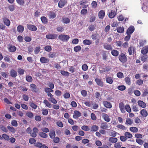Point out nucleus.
Returning a JSON list of instances; mask_svg holds the SVG:
<instances>
[{
  "instance_id": "6e6552de",
  "label": "nucleus",
  "mask_w": 148,
  "mask_h": 148,
  "mask_svg": "<svg viewBox=\"0 0 148 148\" xmlns=\"http://www.w3.org/2000/svg\"><path fill=\"white\" fill-rule=\"evenodd\" d=\"M95 81L97 84L101 87H102L103 86V82L100 79L96 78L95 79Z\"/></svg>"
},
{
  "instance_id": "5fc2aeb1",
  "label": "nucleus",
  "mask_w": 148,
  "mask_h": 148,
  "mask_svg": "<svg viewBox=\"0 0 148 148\" xmlns=\"http://www.w3.org/2000/svg\"><path fill=\"white\" fill-rule=\"evenodd\" d=\"M97 3L96 1H93L91 3V6L92 8H96L97 6Z\"/></svg>"
},
{
  "instance_id": "49530a36",
  "label": "nucleus",
  "mask_w": 148,
  "mask_h": 148,
  "mask_svg": "<svg viewBox=\"0 0 148 148\" xmlns=\"http://www.w3.org/2000/svg\"><path fill=\"white\" fill-rule=\"evenodd\" d=\"M148 57L147 55H144L141 57V60L143 62H145L147 60V58Z\"/></svg>"
},
{
  "instance_id": "ea45409f",
  "label": "nucleus",
  "mask_w": 148,
  "mask_h": 148,
  "mask_svg": "<svg viewBox=\"0 0 148 148\" xmlns=\"http://www.w3.org/2000/svg\"><path fill=\"white\" fill-rule=\"evenodd\" d=\"M17 71L18 74L20 75H23L25 71L24 70L21 68H18Z\"/></svg>"
},
{
  "instance_id": "39448f33",
  "label": "nucleus",
  "mask_w": 148,
  "mask_h": 148,
  "mask_svg": "<svg viewBox=\"0 0 148 148\" xmlns=\"http://www.w3.org/2000/svg\"><path fill=\"white\" fill-rule=\"evenodd\" d=\"M38 130L37 128L36 127L34 128L32 132H31V133H30L31 136L34 138L36 137L37 136L36 133H38Z\"/></svg>"
},
{
  "instance_id": "4468645a",
  "label": "nucleus",
  "mask_w": 148,
  "mask_h": 148,
  "mask_svg": "<svg viewBox=\"0 0 148 148\" xmlns=\"http://www.w3.org/2000/svg\"><path fill=\"white\" fill-rule=\"evenodd\" d=\"M40 61L42 63H47L49 62V60L46 57H42L40 58Z\"/></svg>"
},
{
  "instance_id": "a18cd8bd",
  "label": "nucleus",
  "mask_w": 148,
  "mask_h": 148,
  "mask_svg": "<svg viewBox=\"0 0 148 148\" xmlns=\"http://www.w3.org/2000/svg\"><path fill=\"white\" fill-rule=\"evenodd\" d=\"M56 53L54 52H50L48 54V56L50 58H53L56 57Z\"/></svg>"
},
{
  "instance_id": "8fccbe9b",
  "label": "nucleus",
  "mask_w": 148,
  "mask_h": 148,
  "mask_svg": "<svg viewBox=\"0 0 148 148\" xmlns=\"http://www.w3.org/2000/svg\"><path fill=\"white\" fill-rule=\"evenodd\" d=\"M139 106L142 108H145L146 106L145 102H138Z\"/></svg>"
},
{
  "instance_id": "f3484780",
  "label": "nucleus",
  "mask_w": 148,
  "mask_h": 148,
  "mask_svg": "<svg viewBox=\"0 0 148 148\" xmlns=\"http://www.w3.org/2000/svg\"><path fill=\"white\" fill-rule=\"evenodd\" d=\"M122 145V143L121 142L116 143L114 145L115 148H126L125 147H121Z\"/></svg>"
},
{
  "instance_id": "ddd939ff",
  "label": "nucleus",
  "mask_w": 148,
  "mask_h": 148,
  "mask_svg": "<svg viewBox=\"0 0 148 148\" xmlns=\"http://www.w3.org/2000/svg\"><path fill=\"white\" fill-rule=\"evenodd\" d=\"M3 20L4 24L5 25L7 26H10V22L8 19L5 17L3 18Z\"/></svg>"
},
{
  "instance_id": "864d4df0",
  "label": "nucleus",
  "mask_w": 148,
  "mask_h": 148,
  "mask_svg": "<svg viewBox=\"0 0 148 148\" xmlns=\"http://www.w3.org/2000/svg\"><path fill=\"white\" fill-rule=\"evenodd\" d=\"M118 128H119L123 130H126V127L123 125L119 124L116 126Z\"/></svg>"
},
{
  "instance_id": "f257e3e1",
  "label": "nucleus",
  "mask_w": 148,
  "mask_h": 148,
  "mask_svg": "<svg viewBox=\"0 0 148 148\" xmlns=\"http://www.w3.org/2000/svg\"><path fill=\"white\" fill-rule=\"evenodd\" d=\"M119 59L120 62L122 63H124L127 61V57L125 54L123 53L120 54L119 56Z\"/></svg>"
},
{
  "instance_id": "c03bdc74",
  "label": "nucleus",
  "mask_w": 148,
  "mask_h": 148,
  "mask_svg": "<svg viewBox=\"0 0 148 148\" xmlns=\"http://www.w3.org/2000/svg\"><path fill=\"white\" fill-rule=\"evenodd\" d=\"M103 103L105 106L106 108H111L112 107L110 102H103Z\"/></svg>"
},
{
  "instance_id": "0eeeda50",
  "label": "nucleus",
  "mask_w": 148,
  "mask_h": 148,
  "mask_svg": "<svg viewBox=\"0 0 148 148\" xmlns=\"http://www.w3.org/2000/svg\"><path fill=\"white\" fill-rule=\"evenodd\" d=\"M134 27L133 26H131L127 29L126 33L127 35H130L132 34L134 31Z\"/></svg>"
},
{
  "instance_id": "2eb2a0df",
  "label": "nucleus",
  "mask_w": 148,
  "mask_h": 148,
  "mask_svg": "<svg viewBox=\"0 0 148 148\" xmlns=\"http://www.w3.org/2000/svg\"><path fill=\"white\" fill-rule=\"evenodd\" d=\"M119 108L123 113H124L125 112V110L124 105L123 102H120L119 104Z\"/></svg>"
},
{
  "instance_id": "f03ea898",
  "label": "nucleus",
  "mask_w": 148,
  "mask_h": 148,
  "mask_svg": "<svg viewBox=\"0 0 148 148\" xmlns=\"http://www.w3.org/2000/svg\"><path fill=\"white\" fill-rule=\"evenodd\" d=\"M70 37L68 35L64 34H60L58 36V39L60 40L65 42L68 40Z\"/></svg>"
},
{
  "instance_id": "a211bd4d",
  "label": "nucleus",
  "mask_w": 148,
  "mask_h": 148,
  "mask_svg": "<svg viewBox=\"0 0 148 148\" xmlns=\"http://www.w3.org/2000/svg\"><path fill=\"white\" fill-rule=\"evenodd\" d=\"M103 47L105 49L108 50H110L112 49V46L107 43H105L103 45Z\"/></svg>"
},
{
  "instance_id": "dca6fc26",
  "label": "nucleus",
  "mask_w": 148,
  "mask_h": 148,
  "mask_svg": "<svg viewBox=\"0 0 148 148\" xmlns=\"http://www.w3.org/2000/svg\"><path fill=\"white\" fill-rule=\"evenodd\" d=\"M62 22L64 24H68L70 23V19L67 17L62 18Z\"/></svg>"
},
{
  "instance_id": "4d7b16f0",
  "label": "nucleus",
  "mask_w": 148,
  "mask_h": 148,
  "mask_svg": "<svg viewBox=\"0 0 148 148\" xmlns=\"http://www.w3.org/2000/svg\"><path fill=\"white\" fill-rule=\"evenodd\" d=\"M136 142L139 144L142 145L144 143V141L141 139L137 138L136 139Z\"/></svg>"
},
{
  "instance_id": "4c0bfd02",
  "label": "nucleus",
  "mask_w": 148,
  "mask_h": 148,
  "mask_svg": "<svg viewBox=\"0 0 148 148\" xmlns=\"http://www.w3.org/2000/svg\"><path fill=\"white\" fill-rule=\"evenodd\" d=\"M26 115L29 118L32 119L34 116V114L33 113L31 112H27L26 114Z\"/></svg>"
},
{
  "instance_id": "2f4dec72",
  "label": "nucleus",
  "mask_w": 148,
  "mask_h": 148,
  "mask_svg": "<svg viewBox=\"0 0 148 148\" xmlns=\"http://www.w3.org/2000/svg\"><path fill=\"white\" fill-rule=\"evenodd\" d=\"M125 81L126 84L128 85H130L131 84V82L130 77H127L125 78Z\"/></svg>"
},
{
  "instance_id": "393cba45",
  "label": "nucleus",
  "mask_w": 148,
  "mask_h": 148,
  "mask_svg": "<svg viewBox=\"0 0 148 148\" xmlns=\"http://www.w3.org/2000/svg\"><path fill=\"white\" fill-rule=\"evenodd\" d=\"M124 136L127 139L128 138H131L132 137V135L130 132H125L124 133Z\"/></svg>"
},
{
  "instance_id": "052dcab7",
  "label": "nucleus",
  "mask_w": 148,
  "mask_h": 148,
  "mask_svg": "<svg viewBox=\"0 0 148 148\" xmlns=\"http://www.w3.org/2000/svg\"><path fill=\"white\" fill-rule=\"evenodd\" d=\"M60 73L62 75H66L68 76L69 75V72L64 71H61Z\"/></svg>"
},
{
  "instance_id": "774afa93",
  "label": "nucleus",
  "mask_w": 148,
  "mask_h": 148,
  "mask_svg": "<svg viewBox=\"0 0 148 148\" xmlns=\"http://www.w3.org/2000/svg\"><path fill=\"white\" fill-rule=\"evenodd\" d=\"M88 11L86 9H83L81 11V14L82 15H85L87 13Z\"/></svg>"
},
{
  "instance_id": "680f3d73",
  "label": "nucleus",
  "mask_w": 148,
  "mask_h": 148,
  "mask_svg": "<svg viewBox=\"0 0 148 148\" xmlns=\"http://www.w3.org/2000/svg\"><path fill=\"white\" fill-rule=\"evenodd\" d=\"M125 109L126 111L130 113L131 112V110L129 105H126L125 106Z\"/></svg>"
},
{
  "instance_id": "20e7f679",
  "label": "nucleus",
  "mask_w": 148,
  "mask_h": 148,
  "mask_svg": "<svg viewBox=\"0 0 148 148\" xmlns=\"http://www.w3.org/2000/svg\"><path fill=\"white\" fill-rule=\"evenodd\" d=\"M58 35L55 34H49L47 35L46 38L48 39H54L57 38Z\"/></svg>"
},
{
  "instance_id": "c9c22d12",
  "label": "nucleus",
  "mask_w": 148,
  "mask_h": 148,
  "mask_svg": "<svg viewBox=\"0 0 148 148\" xmlns=\"http://www.w3.org/2000/svg\"><path fill=\"white\" fill-rule=\"evenodd\" d=\"M16 47L14 46L11 45L9 48V51L10 52H14L16 50Z\"/></svg>"
},
{
  "instance_id": "b1692460",
  "label": "nucleus",
  "mask_w": 148,
  "mask_h": 148,
  "mask_svg": "<svg viewBox=\"0 0 148 148\" xmlns=\"http://www.w3.org/2000/svg\"><path fill=\"white\" fill-rule=\"evenodd\" d=\"M106 82L110 84H111L113 82V80L112 77H107L106 78Z\"/></svg>"
},
{
  "instance_id": "e2e57ef3",
  "label": "nucleus",
  "mask_w": 148,
  "mask_h": 148,
  "mask_svg": "<svg viewBox=\"0 0 148 148\" xmlns=\"http://www.w3.org/2000/svg\"><path fill=\"white\" fill-rule=\"evenodd\" d=\"M98 129V127L96 125H93L91 127V131L95 132Z\"/></svg>"
},
{
  "instance_id": "3c124183",
  "label": "nucleus",
  "mask_w": 148,
  "mask_h": 148,
  "mask_svg": "<svg viewBox=\"0 0 148 148\" xmlns=\"http://www.w3.org/2000/svg\"><path fill=\"white\" fill-rule=\"evenodd\" d=\"M116 75L119 78H122L124 77L123 73L122 72H118L117 73Z\"/></svg>"
},
{
  "instance_id": "5701e85b",
  "label": "nucleus",
  "mask_w": 148,
  "mask_h": 148,
  "mask_svg": "<svg viewBox=\"0 0 148 148\" xmlns=\"http://www.w3.org/2000/svg\"><path fill=\"white\" fill-rule=\"evenodd\" d=\"M116 14V13L113 10L111 11V12L109 13L108 16L110 18H112L114 17Z\"/></svg>"
},
{
  "instance_id": "cd10ccee",
  "label": "nucleus",
  "mask_w": 148,
  "mask_h": 148,
  "mask_svg": "<svg viewBox=\"0 0 148 148\" xmlns=\"http://www.w3.org/2000/svg\"><path fill=\"white\" fill-rule=\"evenodd\" d=\"M17 30L18 32L22 33L24 30V27L21 25H19L17 27Z\"/></svg>"
},
{
  "instance_id": "6ab92c4d",
  "label": "nucleus",
  "mask_w": 148,
  "mask_h": 148,
  "mask_svg": "<svg viewBox=\"0 0 148 148\" xmlns=\"http://www.w3.org/2000/svg\"><path fill=\"white\" fill-rule=\"evenodd\" d=\"M140 113L143 117H146L148 115L147 112L145 109L141 110L140 112Z\"/></svg>"
},
{
  "instance_id": "7ed1b4c3",
  "label": "nucleus",
  "mask_w": 148,
  "mask_h": 148,
  "mask_svg": "<svg viewBox=\"0 0 148 148\" xmlns=\"http://www.w3.org/2000/svg\"><path fill=\"white\" fill-rule=\"evenodd\" d=\"M67 0H60L58 3V7L59 8H62L67 4Z\"/></svg>"
},
{
  "instance_id": "7c9ffc66",
  "label": "nucleus",
  "mask_w": 148,
  "mask_h": 148,
  "mask_svg": "<svg viewBox=\"0 0 148 148\" xmlns=\"http://www.w3.org/2000/svg\"><path fill=\"white\" fill-rule=\"evenodd\" d=\"M101 128L103 129H106L108 128V124L107 123H104L101 124Z\"/></svg>"
},
{
  "instance_id": "603ef678",
  "label": "nucleus",
  "mask_w": 148,
  "mask_h": 148,
  "mask_svg": "<svg viewBox=\"0 0 148 148\" xmlns=\"http://www.w3.org/2000/svg\"><path fill=\"white\" fill-rule=\"evenodd\" d=\"M8 129L11 132L14 133L15 131L14 128L12 127H10L9 126H7Z\"/></svg>"
},
{
  "instance_id": "4be33fe9",
  "label": "nucleus",
  "mask_w": 148,
  "mask_h": 148,
  "mask_svg": "<svg viewBox=\"0 0 148 148\" xmlns=\"http://www.w3.org/2000/svg\"><path fill=\"white\" fill-rule=\"evenodd\" d=\"M133 123V120L130 118H127L126 119L125 124L127 125H131Z\"/></svg>"
},
{
  "instance_id": "37998d69",
  "label": "nucleus",
  "mask_w": 148,
  "mask_h": 148,
  "mask_svg": "<svg viewBox=\"0 0 148 148\" xmlns=\"http://www.w3.org/2000/svg\"><path fill=\"white\" fill-rule=\"evenodd\" d=\"M82 130L85 131H88L90 130V128L87 125H83L81 127Z\"/></svg>"
},
{
  "instance_id": "f8f14e48",
  "label": "nucleus",
  "mask_w": 148,
  "mask_h": 148,
  "mask_svg": "<svg viewBox=\"0 0 148 148\" xmlns=\"http://www.w3.org/2000/svg\"><path fill=\"white\" fill-rule=\"evenodd\" d=\"M102 116L105 121L108 122L110 121V119L107 114L105 113H103L102 114Z\"/></svg>"
},
{
  "instance_id": "0e129e2a",
  "label": "nucleus",
  "mask_w": 148,
  "mask_h": 148,
  "mask_svg": "<svg viewBox=\"0 0 148 148\" xmlns=\"http://www.w3.org/2000/svg\"><path fill=\"white\" fill-rule=\"evenodd\" d=\"M11 124L12 126L15 127H16L18 125L17 121L16 120H12Z\"/></svg>"
},
{
  "instance_id": "aec40b11",
  "label": "nucleus",
  "mask_w": 148,
  "mask_h": 148,
  "mask_svg": "<svg viewBox=\"0 0 148 148\" xmlns=\"http://www.w3.org/2000/svg\"><path fill=\"white\" fill-rule=\"evenodd\" d=\"M30 88L32 90L35 92H36L37 91V87L34 84H31L30 85Z\"/></svg>"
},
{
  "instance_id": "a19ab883",
  "label": "nucleus",
  "mask_w": 148,
  "mask_h": 148,
  "mask_svg": "<svg viewBox=\"0 0 148 148\" xmlns=\"http://www.w3.org/2000/svg\"><path fill=\"white\" fill-rule=\"evenodd\" d=\"M81 46L79 45H78L74 47V50L75 52H77L81 50Z\"/></svg>"
},
{
  "instance_id": "473e14b6",
  "label": "nucleus",
  "mask_w": 148,
  "mask_h": 148,
  "mask_svg": "<svg viewBox=\"0 0 148 148\" xmlns=\"http://www.w3.org/2000/svg\"><path fill=\"white\" fill-rule=\"evenodd\" d=\"M118 32L120 33H123L124 31V28L123 27H118L116 28Z\"/></svg>"
},
{
  "instance_id": "9b49d317",
  "label": "nucleus",
  "mask_w": 148,
  "mask_h": 148,
  "mask_svg": "<svg viewBox=\"0 0 148 148\" xmlns=\"http://www.w3.org/2000/svg\"><path fill=\"white\" fill-rule=\"evenodd\" d=\"M10 76L12 77H16L17 76V73L16 71L14 69H12L10 71Z\"/></svg>"
},
{
  "instance_id": "13d9d810",
  "label": "nucleus",
  "mask_w": 148,
  "mask_h": 148,
  "mask_svg": "<svg viewBox=\"0 0 148 148\" xmlns=\"http://www.w3.org/2000/svg\"><path fill=\"white\" fill-rule=\"evenodd\" d=\"M117 88L119 90L123 91L125 90L126 87L124 85H121L118 86L117 87Z\"/></svg>"
},
{
  "instance_id": "c756f323",
  "label": "nucleus",
  "mask_w": 148,
  "mask_h": 148,
  "mask_svg": "<svg viewBox=\"0 0 148 148\" xmlns=\"http://www.w3.org/2000/svg\"><path fill=\"white\" fill-rule=\"evenodd\" d=\"M135 48L134 47H130L128 49L129 54V55H131L134 51Z\"/></svg>"
},
{
  "instance_id": "09e8293b",
  "label": "nucleus",
  "mask_w": 148,
  "mask_h": 148,
  "mask_svg": "<svg viewBox=\"0 0 148 148\" xmlns=\"http://www.w3.org/2000/svg\"><path fill=\"white\" fill-rule=\"evenodd\" d=\"M2 139L3 138L4 140H8L10 139L9 137L6 134H4L2 135Z\"/></svg>"
},
{
  "instance_id": "c85d7f7f",
  "label": "nucleus",
  "mask_w": 148,
  "mask_h": 148,
  "mask_svg": "<svg viewBox=\"0 0 148 148\" xmlns=\"http://www.w3.org/2000/svg\"><path fill=\"white\" fill-rule=\"evenodd\" d=\"M50 137L51 138H53L56 136L55 132L54 130H52L50 131L49 134Z\"/></svg>"
},
{
  "instance_id": "58836bf2",
  "label": "nucleus",
  "mask_w": 148,
  "mask_h": 148,
  "mask_svg": "<svg viewBox=\"0 0 148 148\" xmlns=\"http://www.w3.org/2000/svg\"><path fill=\"white\" fill-rule=\"evenodd\" d=\"M42 22L44 24L47 23L48 22L47 18L45 16H42L40 18Z\"/></svg>"
},
{
  "instance_id": "de8ad7c7",
  "label": "nucleus",
  "mask_w": 148,
  "mask_h": 148,
  "mask_svg": "<svg viewBox=\"0 0 148 148\" xmlns=\"http://www.w3.org/2000/svg\"><path fill=\"white\" fill-rule=\"evenodd\" d=\"M40 47H37L34 49V53L35 54H37L40 51Z\"/></svg>"
},
{
  "instance_id": "a878e982",
  "label": "nucleus",
  "mask_w": 148,
  "mask_h": 148,
  "mask_svg": "<svg viewBox=\"0 0 148 148\" xmlns=\"http://www.w3.org/2000/svg\"><path fill=\"white\" fill-rule=\"evenodd\" d=\"M117 140L118 139L116 138L110 137L109 139V141L112 143H116Z\"/></svg>"
},
{
  "instance_id": "f704fd0d",
  "label": "nucleus",
  "mask_w": 148,
  "mask_h": 148,
  "mask_svg": "<svg viewBox=\"0 0 148 148\" xmlns=\"http://www.w3.org/2000/svg\"><path fill=\"white\" fill-rule=\"evenodd\" d=\"M130 130L131 131L134 133H136L138 131V128L136 127H130Z\"/></svg>"
},
{
  "instance_id": "69168bd1",
  "label": "nucleus",
  "mask_w": 148,
  "mask_h": 148,
  "mask_svg": "<svg viewBox=\"0 0 148 148\" xmlns=\"http://www.w3.org/2000/svg\"><path fill=\"white\" fill-rule=\"evenodd\" d=\"M82 69L83 71H86L88 69V66L87 64H84L82 65Z\"/></svg>"
},
{
  "instance_id": "338daca9",
  "label": "nucleus",
  "mask_w": 148,
  "mask_h": 148,
  "mask_svg": "<svg viewBox=\"0 0 148 148\" xmlns=\"http://www.w3.org/2000/svg\"><path fill=\"white\" fill-rule=\"evenodd\" d=\"M36 141L34 138H30L29 139V143L31 144H34L36 143Z\"/></svg>"
},
{
  "instance_id": "412c9836",
  "label": "nucleus",
  "mask_w": 148,
  "mask_h": 148,
  "mask_svg": "<svg viewBox=\"0 0 148 148\" xmlns=\"http://www.w3.org/2000/svg\"><path fill=\"white\" fill-rule=\"evenodd\" d=\"M49 17L50 19H53L56 17V14L54 12H49Z\"/></svg>"
},
{
  "instance_id": "bb28decb",
  "label": "nucleus",
  "mask_w": 148,
  "mask_h": 148,
  "mask_svg": "<svg viewBox=\"0 0 148 148\" xmlns=\"http://www.w3.org/2000/svg\"><path fill=\"white\" fill-rule=\"evenodd\" d=\"M83 43L85 45H89L92 43V41L90 40L85 39L83 40Z\"/></svg>"
},
{
  "instance_id": "79ce46f5",
  "label": "nucleus",
  "mask_w": 148,
  "mask_h": 148,
  "mask_svg": "<svg viewBox=\"0 0 148 148\" xmlns=\"http://www.w3.org/2000/svg\"><path fill=\"white\" fill-rule=\"evenodd\" d=\"M26 80L28 82H31L33 80L32 77L29 75H27L26 77Z\"/></svg>"
},
{
  "instance_id": "6e6d98bb",
  "label": "nucleus",
  "mask_w": 148,
  "mask_h": 148,
  "mask_svg": "<svg viewBox=\"0 0 148 148\" xmlns=\"http://www.w3.org/2000/svg\"><path fill=\"white\" fill-rule=\"evenodd\" d=\"M45 49L48 52L50 51L52 49L51 47L50 46H47L45 47Z\"/></svg>"
},
{
  "instance_id": "9d476101",
  "label": "nucleus",
  "mask_w": 148,
  "mask_h": 148,
  "mask_svg": "<svg viewBox=\"0 0 148 148\" xmlns=\"http://www.w3.org/2000/svg\"><path fill=\"white\" fill-rule=\"evenodd\" d=\"M105 15V12L104 10H100L98 13V16L101 19H102L104 17Z\"/></svg>"
},
{
  "instance_id": "1a4fd4ad",
  "label": "nucleus",
  "mask_w": 148,
  "mask_h": 148,
  "mask_svg": "<svg viewBox=\"0 0 148 148\" xmlns=\"http://www.w3.org/2000/svg\"><path fill=\"white\" fill-rule=\"evenodd\" d=\"M141 53L145 55L148 53V46H146L143 47L141 51Z\"/></svg>"
},
{
  "instance_id": "e433bc0d",
  "label": "nucleus",
  "mask_w": 148,
  "mask_h": 148,
  "mask_svg": "<svg viewBox=\"0 0 148 148\" xmlns=\"http://www.w3.org/2000/svg\"><path fill=\"white\" fill-rule=\"evenodd\" d=\"M111 54L114 56H116L119 55V52L115 50H112L111 51Z\"/></svg>"
},
{
  "instance_id": "72a5a7b5",
  "label": "nucleus",
  "mask_w": 148,
  "mask_h": 148,
  "mask_svg": "<svg viewBox=\"0 0 148 148\" xmlns=\"http://www.w3.org/2000/svg\"><path fill=\"white\" fill-rule=\"evenodd\" d=\"M39 135L40 137L43 138H46L47 136V134L43 132H40Z\"/></svg>"
},
{
  "instance_id": "423d86ee",
  "label": "nucleus",
  "mask_w": 148,
  "mask_h": 148,
  "mask_svg": "<svg viewBox=\"0 0 148 148\" xmlns=\"http://www.w3.org/2000/svg\"><path fill=\"white\" fill-rule=\"evenodd\" d=\"M27 27L29 30L32 31H35L37 30L36 27L34 25L27 24Z\"/></svg>"
},
{
  "instance_id": "bf43d9fd",
  "label": "nucleus",
  "mask_w": 148,
  "mask_h": 148,
  "mask_svg": "<svg viewBox=\"0 0 148 148\" xmlns=\"http://www.w3.org/2000/svg\"><path fill=\"white\" fill-rule=\"evenodd\" d=\"M45 91L46 92L48 93L53 92V91L51 88L47 87L45 88Z\"/></svg>"
}]
</instances>
